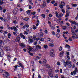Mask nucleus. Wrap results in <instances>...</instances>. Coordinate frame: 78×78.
<instances>
[{"label": "nucleus", "mask_w": 78, "mask_h": 78, "mask_svg": "<svg viewBox=\"0 0 78 78\" xmlns=\"http://www.w3.org/2000/svg\"><path fill=\"white\" fill-rule=\"evenodd\" d=\"M30 11H31V10H28V11H27L26 12H27V14L28 15H30Z\"/></svg>", "instance_id": "nucleus-33"}, {"label": "nucleus", "mask_w": 78, "mask_h": 78, "mask_svg": "<svg viewBox=\"0 0 78 78\" xmlns=\"http://www.w3.org/2000/svg\"><path fill=\"white\" fill-rule=\"evenodd\" d=\"M14 31L15 33H17V30H18V29L16 28V27H15L14 28Z\"/></svg>", "instance_id": "nucleus-22"}, {"label": "nucleus", "mask_w": 78, "mask_h": 78, "mask_svg": "<svg viewBox=\"0 0 78 78\" xmlns=\"http://www.w3.org/2000/svg\"><path fill=\"white\" fill-rule=\"evenodd\" d=\"M62 28L63 29V30H66V28H67V27H66V26H62Z\"/></svg>", "instance_id": "nucleus-30"}, {"label": "nucleus", "mask_w": 78, "mask_h": 78, "mask_svg": "<svg viewBox=\"0 0 78 78\" xmlns=\"http://www.w3.org/2000/svg\"><path fill=\"white\" fill-rule=\"evenodd\" d=\"M41 49L42 48H41V46H39V45H37L35 47L36 50H38V49Z\"/></svg>", "instance_id": "nucleus-8"}, {"label": "nucleus", "mask_w": 78, "mask_h": 78, "mask_svg": "<svg viewBox=\"0 0 78 78\" xmlns=\"http://www.w3.org/2000/svg\"><path fill=\"white\" fill-rule=\"evenodd\" d=\"M51 3H52V4H54V3H55V1L53 0L52 1H51Z\"/></svg>", "instance_id": "nucleus-54"}, {"label": "nucleus", "mask_w": 78, "mask_h": 78, "mask_svg": "<svg viewBox=\"0 0 78 78\" xmlns=\"http://www.w3.org/2000/svg\"><path fill=\"white\" fill-rule=\"evenodd\" d=\"M42 36H43L42 33H39L38 34V38H36L37 36L34 35L33 37V39H39L40 37H42Z\"/></svg>", "instance_id": "nucleus-2"}, {"label": "nucleus", "mask_w": 78, "mask_h": 78, "mask_svg": "<svg viewBox=\"0 0 78 78\" xmlns=\"http://www.w3.org/2000/svg\"><path fill=\"white\" fill-rule=\"evenodd\" d=\"M9 50H10V47H7V50L6 51H9Z\"/></svg>", "instance_id": "nucleus-37"}, {"label": "nucleus", "mask_w": 78, "mask_h": 78, "mask_svg": "<svg viewBox=\"0 0 78 78\" xmlns=\"http://www.w3.org/2000/svg\"><path fill=\"white\" fill-rule=\"evenodd\" d=\"M64 54V52L62 51L59 54V56L60 57H62V56H63V55Z\"/></svg>", "instance_id": "nucleus-16"}, {"label": "nucleus", "mask_w": 78, "mask_h": 78, "mask_svg": "<svg viewBox=\"0 0 78 78\" xmlns=\"http://www.w3.org/2000/svg\"><path fill=\"white\" fill-rule=\"evenodd\" d=\"M3 56V52H0V57H2Z\"/></svg>", "instance_id": "nucleus-24"}, {"label": "nucleus", "mask_w": 78, "mask_h": 78, "mask_svg": "<svg viewBox=\"0 0 78 78\" xmlns=\"http://www.w3.org/2000/svg\"><path fill=\"white\" fill-rule=\"evenodd\" d=\"M43 63V64H46V63H47V60L45 59H43L42 60Z\"/></svg>", "instance_id": "nucleus-12"}, {"label": "nucleus", "mask_w": 78, "mask_h": 78, "mask_svg": "<svg viewBox=\"0 0 78 78\" xmlns=\"http://www.w3.org/2000/svg\"><path fill=\"white\" fill-rule=\"evenodd\" d=\"M54 6H58V3H55L54 4Z\"/></svg>", "instance_id": "nucleus-63"}, {"label": "nucleus", "mask_w": 78, "mask_h": 78, "mask_svg": "<svg viewBox=\"0 0 78 78\" xmlns=\"http://www.w3.org/2000/svg\"><path fill=\"white\" fill-rule=\"evenodd\" d=\"M65 48H70V46L66 44L65 46Z\"/></svg>", "instance_id": "nucleus-26"}, {"label": "nucleus", "mask_w": 78, "mask_h": 78, "mask_svg": "<svg viewBox=\"0 0 78 78\" xmlns=\"http://www.w3.org/2000/svg\"><path fill=\"white\" fill-rule=\"evenodd\" d=\"M54 19L55 20V21L56 22H58V20L57 19V18H54Z\"/></svg>", "instance_id": "nucleus-49"}, {"label": "nucleus", "mask_w": 78, "mask_h": 78, "mask_svg": "<svg viewBox=\"0 0 78 78\" xmlns=\"http://www.w3.org/2000/svg\"><path fill=\"white\" fill-rule=\"evenodd\" d=\"M35 59H40V57L38 56H36L35 57Z\"/></svg>", "instance_id": "nucleus-47"}, {"label": "nucleus", "mask_w": 78, "mask_h": 78, "mask_svg": "<svg viewBox=\"0 0 78 78\" xmlns=\"http://www.w3.org/2000/svg\"><path fill=\"white\" fill-rule=\"evenodd\" d=\"M66 14L65 16V17H67L69 16V14H70V11L67 10L66 12Z\"/></svg>", "instance_id": "nucleus-7"}, {"label": "nucleus", "mask_w": 78, "mask_h": 78, "mask_svg": "<svg viewBox=\"0 0 78 78\" xmlns=\"http://www.w3.org/2000/svg\"><path fill=\"white\" fill-rule=\"evenodd\" d=\"M72 5L73 7H76V6H77V4H72Z\"/></svg>", "instance_id": "nucleus-35"}, {"label": "nucleus", "mask_w": 78, "mask_h": 78, "mask_svg": "<svg viewBox=\"0 0 78 78\" xmlns=\"http://www.w3.org/2000/svg\"><path fill=\"white\" fill-rule=\"evenodd\" d=\"M8 38H9H9H10V37H11V34L10 33H9L8 34Z\"/></svg>", "instance_id": "nucleus-34"}, {"label": "nucleus", "mask_w": 78, "mask_h": 78, "mask_svg": "<svg viewBox=\"0 0 78 78\" xmlns=\"http://www.w3.org/2000/svg\"><path fill=\"white\" fill-rule=\"evenodd\" d=\"M19 11V9L17 8H15L13 10V14H16Z\"/></svg>", "instance_id": "nucleus-4"}, {"label": "nucleus", "mask_w": 78, "mask_h": 78, "mask_svg": "<svg viewBox=\"0 0 78 78\" xmlns=\"http://www.w3.org/2000/svg\"><path fill=\"white\" fill-rule=\"evenodd\" d=\"M17 64H19L18 66V67H21L22 68H23V69H24V66H23V65L22 64V63H20V61H18Z\"/></svg>", "instance_id": "nucleus-6"}, {"label": "nucleus", "mask_w": 78, "mask_h": 78, "mask_svg": "<svg viewBox=\"0 0 78 78\" xmlns=\"http://www.w3.org/2000/svg\"><path fill=\"white\" fill-rule=\"evenodd\" d=\"M63 15V14L61 13V14H60L58 16V18H61V17H62V15Z\"/></svg>", "instance_id": "nucleus-25"}, {"label": "nucleus", "mask_w": 78, "mask_h": 78, "mask_svg": "<svg viewBox=\"0 0 78 78\" xmlns=\"http://www.w3.org/2000/svg\"><path fill=\"white\" fill-rule=\"evenodd\" d=\"M28 19H29L28 18H25L24 20L25 21H28Z\"/></svg>", "instance_id": "nucleus-45"}, {"label": "nucleus", "mask_w": 78, "mask_h": 78, "mask_svg": "<svg viewBox=\"0 0 78 78\" xmlns=\"http://www.w3.org/2000/svg\"><path fill=\"white\" fill-rule=\"evenodd\" d=\"M72 37L73 39H78V37H75L74 36H72Z\"/></svg>", "instance_id": "nucleus-28"}, {"label": "nucleus", "mask_w": 78, "mask_h": 78, "mask_svg": "<svg viewBox=\"0 0 78 78\" xmlns=\"http://www.w3.org/2000/svg\"><path fill=\"white\" fill-rule=\"evenodd\" d=\"M54 50L51 49L50 51V55L51 56L53 57L55 56V54H54Z\"/></svg>", "instance_id": "nucleus-5"}, {"label": "nucleus", "mask_w": 78, "mask_h": 78, "mask_svg": "<svg viewBox=\"0 0 78 78\" xmlns=\"http://www.w3.org/2000/svg\"><path fill=\"white\" fill-rule=\"evenodd\" d=\"M4 76V77H5V76L6 78H10V77H9V76H5V74H2Z\"/></svg>", "instance_id": "nucleus-52"}, {"label": "nucleus", "mask_w": 78, "mask_h": 78, "mask_svg": "<svg viewBox=\"0 0 78 78\" xmlns=\"http://www.w3.org/2000/svg\"><path fill=\"white\" fill-rule=\"evenodd\" d=\"M16 39H20V35L18 36Z\"/></svg>", "instance_id": "nucleus-40"}, {"label": "nucleus", "mask_w": 78, "mask_h": 78, "mask_svg": "<svg viewBox=\"0 0 78 78\" xmlns=\"http://www.w3.org/2000/svg\"><path fill=\"white\" fill-rule=\"evenodd\" d=\"M57 32L58 33H60V30H59V29H58L57 30Z\"/></svg>", "instance_id": "nucleus-62"}, {"label": "nucleus", "mask_w": 78, "mask_h": 78, "mask_svg": "<svg viewBox=\"0 0 78 78\" xmlns=\"http://www.w3.org/2000/svg\"><path fill=\"white\" fill-rule=\"evenodd\" d=\"M63 34H67L68 33V32L67 31H66V32H65V31H64L63 32Z\"/></svg>", "instance_id": "nucleus-55"}, {"label": "nucleus", "mask_w": 78, "mask_h": 78, "mask_svg": "<svg viewBox=\"0 0 78 78\" xmlns=\"http://www.w3.org/2000/svg\"><path fill=\"white\" fill-rule=\"evenodd\" d=\"M56 37H57L58 38H60L61 35L57 33L56 34Z\"/></svg>", "instance_id": "nucleus-17"}, {"label": "nucleus", "mask_w": 78, "mask_h": 78, "mask_svg": "<svg viewBox=\"0 0 78 78\" xmlns=\"http://www.w3.org/2000/svg\"><path fill=\"white\" fill-rule=\"evenodd\" d=\"M44 47L45 49H47L48 48V46L47 44H45L44 46Z\"/></svg>", "instance_id": "nucleus-29"}, {"label": "nucleus", "mask_w": 78, "mask_h": 78, "mask_svg": "<svg viewBox=\"0 0 78 78\" xmlns=\"http://www.w3.org/2000/svg\"><path fill=\"white\" fill-rule=\"evenodd\" d=\"M26 31H27V32H28V31H30V29L28 28H27L26 29Z\"/></svg>", "instance_id": "nucleus-60"}, {"label": "nucleus", "mask_w": 78, "mask_h": 78, "mask_svg": "<svg viewBox=\"0 0 78 78\" xmlns=\"http://www.w3.org/2000/svg\"><path fill=\"white\" fill-rule=\"evenodd\" d=\"M17 67H18V65H16L14 66L15 69H14V70H17Z\"/></svg>", "instance_id": "nucleus-27"}, {"label": "nucleus", "mask_w": 78, "mask_h": 78, "mask_svg": "<svg viewBox=\"0 0 78 78\" xmlns=\"http://www.w3.org/2000/svg\"><path fill=\"white\" fill-rule=\"evenodd\" d=\"M75 67V65L74 64H73L72 66V69H73Z\"/></svg>", "instance_id": "nucleus-64"}, {"label": "nucleus", "mask_w": 78, "mask_h": 78, "mask_svg": "<svg viewBox=\"0 0 78 78\" xmlns=\"http://www.w3.org/2000/svg\"><path fill=\"white\" fill-rule=\"evenodd\" d=\"M66 8H67V9H70V7L69 6V5H67L66 6Z\"/></svg>", "instance_id": "nucleus-48"}, {"label": "nucleus", "mask_w": 78, "mask_h": 78, "mask_svg": "<svg viewBox=\"0 0 78 78\" xmlns=\"http://www.w3.org/2000/svg\"><path fill=\"white\" fill-rule=\"evenodd\" d=\"M15 41L17 42H20V39H15Z\"/></svg>", "instance_id": "nucleus-51"}, {"label": "nucleus", "mask_w": 78, "mask_h": 78, "mask_svg": "<svg viewBox=\"0 0 78 78\" xmlns=\"http://www.w3.org/2000/svg\"><path fill=\"white\" fill-rule=\"evenodd\" d=\"M2 2H1V0H0V5H2L3 3H4V2L3 1H2Z\"/></svg>", "instance_id": "nucleus-44"}, {"label": "nucleus", "mask_w": 78, "mask_h": 78, "mask_svg": "<svg viewBox=\"0 0 78 78\" xmlns=\"http://www.w3.org/2000/svg\"><path fill=\"white\" fill-rule=\"evenodd\" d=\"M6 75V76H8L9 77H10V76H9V74L8 73V72H5V73H4Z\"/></svg>", "instance_id": "nucleus-21"}, {"label": "nucleus", "mask_w": 78, "mask_h": 78, "mask_svg": "<svg viewBox=\"0 0 78 78\" xmlns=\"http://www.w3.org/2000/svg\"><path fill=\"white\" fill-rule=\"evenodd\" d=\"M60 5H61L64 6H65V3L63 2H61L60 3Z\"/></svg>", "instance_id": "nucleus-20"}, {"label": "nucleus", "mask_w": 78, "mask_h": 78, "mask_svg": "<svg viewBox=\"0 0 78 78\" xmlns=\"http://www.w3.org/2000/svg\"><path fill=\"white\" fill-rule=\"evenodd\" d=\"M48 78H53V74H52V73H49V75L48 77Z\"/></svg>", "instance_id": "nucleus-10"}, {"label": "nucleus", "mask_w": 78, "mask_h": 78, "mask_svg": "<svg viewBox=\"0 0 78 78\" xmlns=\"http://www.w3.org/2000/svg\"><path fill=\"white\" fill-rule=\"evenodd\" d=\"M54 44L52 43L50 44V45L51 47H53L54 46Z\"/></svg>", "instance_id": "nucleus-32"}, {"label": "nucleus", "mask_w": 78, "mask_h": 78, "mask_svg": "<svg viewBox=\"0 0 78 78\" xmlns=\"http://www.w3.org/2000/svg\"><path fill=\"white\" fill-rule=\"evenodd\" d=\"M77 72H78V69H77V68H75V70L73 71V72H71V75H75L76 74Z\"/></svg>", "instance_id": "nucleus-3"}, {"label": "nucleus", "mask_w": 78, "mask_h": 78, "mask_svg": "<svg viewBox=\"0 0 78 78\" xmlns=\"http://www.w3.org/2000/svg\"><path fill=\"white\" fill-rule=\"evenodd\" d=\"M58 75L56 74L54 76V78H58Z\"/></svg>", "instance_id": "nucleus-41"}, {"label": "nucleus", "mask_w": 78, "mask_h": 78, "mask_svg": "<svg viewBox=\"0 0 78 78\" xmlns=\"http://www.w3.org/2000/svg\"><path fill=\"white\" fill-rule=\"evenodd\" d=\"M59 7H60V8L61 9H63V5H60L59 6Z\"/></svg>", "instance_id": "nucleus-43"}, {"label": "nucleus", "mask_w": 78, "mask_h": 78, "mask_svg": "<svg viewBox=\"0 0 78 78\" xmlns=\"http://www.w3.org/2000/svg\"><path fill=\"white\" fill-rule=\"evenodd\" d=\"M37 28V27L35 26L34 25L33 26V28L34 30H36Z\"/></svg>", "instance_id": "nucleus-42"}, {"label": "nucleus", "mask_w": 78, "mask_h": 78, "mask_svg": "<svg viewBox=\"0 0 78 78\" xmlns=\"http://www.w3.org/2000/svg\"><path fill=\"white\" fill-rule=\"evenodd\" d=\"M20 45L22 48H23L25 47V45L23 44L22 43H20Z\"/></svg>", "instance_id": "nucleus-9"}, {"label": "nucleus", "mask_w": 78, "mask_h": 78, "mask_svg": "<svg viewBox=\"0 0 78 78\" xmlns=\"http://www.w3.org/2000/svg\"><path fill=\"white\" fill-rule=\"evenodd\" d=\"M29 51H34V49L31 48L30 46H29Z\"/></svg>", "instance_id": "nucleus-14"}, {"label": "nucleus", "mask_w": 78, "mask_h": 78, "mask_svg": "<svg viewBox=\"0 0 78 78\" xmlns=\"http://www.w3.org/2000/svg\"><path fill=\"white\" fill-rule=\"evenodd\" d=\"M47 3H50L51 2V0H47Z\"/></svg>", "instance_id": "nucleus-39"}, {"label": "nucleus", "mask_w": 78, "mask_h": 78, "mask_svg": "<svg viewBox=\"0 0 78 78\" xmlns=\"http://www.w3.org/2000/svg\"><path fill=\"white\" fill-rule=\"evenodd\" d=\"M0 19L1 20H4V19H3V18L2 17H0Z\"/></svg>", "instance_id": "nucleus-57"}, {"label": "nucleus", "mask_w": 78, "mask_h": 78, "mask_svg": "<svg viewBox=\"0 0 78 78\" xmlns=\"http://www.w3.org/2000/svg\"><path fill=\"white\" fill-rule=\"evenodd\" d=\"M46 6V4H43V5H41V8H44Z\"/></svg>", "instance_id": "nucleus-19"}, {"label": "nucleus", "mask_w": 78, "mask_h": 78, "mask_svg": "<svg viewBox=\"0 0 78 78\" xmlns=\"http://www.w3.org/2000/svg\"><path fill=\"white\" fill-rule=\"evenodd\" d=\"M6 11V9H3V12L4 13H5V12Z\"/></svg>", "instance_id": "nucleus-58"}, {"label": "nucleus", "mask_w": 78, "mask_h": 78, "mask_svg": "<svg viewBox=\"0 0 78 78\" xmlns=\"http://www.w3.org/2000/svg\"><path fill=\"white\" fill-rule=\"evenodd\" d=\"M51 33L52 34H53V35H55V34H56L55 33V31H52L51 32Z\"/></svg>", "instance_id": "nucleus-53"}, {"label": "nucleus", "mask_w": 78, "mask_h": 78, "mask_svg": "<svg viewBox=\"0 0 78 78\" xmlns=\"http://www.w3.org/2000/svg\"><path fill=\"white\" fill-rule=\"evenodd\" d=\"M69 21L71 23H72V24L75 25V24L76 23V22H75V21H71V20H70Z\"/></svg>", "instance_id": "nucleus-11"}, {"label": "nucleus", "mask_w": 78, "mask_h": 78, "mask_svg": "<svg viewBox=\"0 0 78 78\" xmlns=\"http://www.w3.org/2000/svg\"><path fill=\"white\" fill-rule=\"evenodd\" d=\"M6 56H7V58L8 59V60H10V59H11V57H10V55H7Z\"/></svg>", "instance_id": "nucleus-23"}, {"label": "nucleus", "mask_w": 78, "mask_h": 78, "mask_svg": "<svg viewBox=\"0 0 78 78\" xmlns=\"http://www.w3.org/2000/svg\"><path fill=\"white\" fill-rule=\"evenodd\" d=\"M2 33L4 36H5V34H8V31H7V30H5V31L4 30L3 31Z\"/></svg>", "instance_id": "nucleus-13"}, {"label": "nucleus", "mask_w": 78, "mask_h": 78, "mask_svg": "<svg viewBox=\"0 0 78 78\" xmlns=\"http://www.w3.org/2000/svg\"><path fill=\"white\" fill-rule=\"evenodd\" d=\"M5 70L3 69H1L0 70V72L2 73H5Z\"/></svg>", "instance_id": "nucleus-18"}, {"label": "nucleus", "mask_w": 78, "mask_h": 78, "mask_svg": "<svg viewBox=\"0 0 78 78\" xmlns=\"http://www.w3.org/2000/svg\"><path fill=\"white\" fill-rule=\"evenodd\" d=\"M31 14H32V15L33 16H34L35 14H36V12H31Z\"/></svg>", "instance_id": "nucleus-50"}, {"label": "nucleus", "mask_w": 78, "mask_h": 78, "mask_svg": "<svg viewBox=\"0 0 78 78\" xmlns=\"http://www.w3.org/2000/svg\"><path fill=\"white\" fill-rule=\"evenodd\" d=\"M41 16L43 17V18H45V15L44 14H41Z\"/></svg>", "instance_id": "nucleus-46"}, {"label": "nucleus", "mask_w": 78, "mask_h": 78, "mask_svg": "<svg viewBox=\"0 0 78 78\" xmlns=\"http://www.w3.org/2000/svg\"><path fill=\"white\" fill-rule=\"evenodd\" d=\"M52 16H53V15H52L51 14H49V17H52Z\"/></svg>", "instance_id": "nucleus-61"}, {"label": "nucleus", "mask_w": 78, "mask_h": 78, "mask_svg": "<svg viewBox=\"0 0 78 78\" xmlns=\"http://www.w3.org/2000/svg\"><path fill=\"white\" fill-rule=\"evenodd\" d=\"M63 65L64 67H66L67 66L68 68H69V69L71 68L72 66V65L71 64V62L68 61H67L66 62H64Z\"/></svg>", "instance_id": "nucleus-1"}, {"label": "nucleus", "mask_w": 78, "mask_h": 78, "mask_svg": "<svg viewBox=\"0 0 78 78\" xmlns=\"http://www.w3.org/2000/svg\"><path fill=\"white\" fill-rule=\"evenodd\" d=\"M33 42V39H29L28 41V43L29 44H30V43H32Z\"/></svg>", "instance_id": "nucleus-15"}, {"label": "nucleus", "mask_w": 78, "mask_h": 78, "mask_svg": "<svg viewBox=\"0 0 78 78\" xmlns=\"http://www.w3.org/2000/svg\"><path fill=\"white\" fill-rule=\"evenodd\" d=\"M28 38L29 39H32V36H28Z\"/></svg>", "instance_id": "nucleus-59"}, {"label": "nucleus", "mask_w": 78, "mask_h": 78, "mask_svg": "<svg viewBox=\"0 0 78 78\" xmlns=\"http://www.w3.org/2000/svg\"><path fill=\"white\" fill-rule=\"evenodd\" d=\"M58 50L59 51H62V47H59L58 48Z\"/></svg>", "instance_id": "nucleus-36"}, {"label": "nucleus", "mask_w": 78, "mask_h": 78, "mask_svg": "<svg viewBox=\"0 0 78 78\" xmlns=\"http://www.w3.org/2000/svg\"><path fill=\"white\" fill-rule=\"evenodd\" d=\"M37 41H35V42L34 43V45H36L37 44Z\"/></svg>", "instance_id": "nucleus-56"}, {"label": "nucleus", "mask_w": 78, "mask_h": 78, "mask_svg": "<svg viewBox=\"0 0 78 78\" xmlns=\"http://www.w3.org/2000/svg\"><path fill=\"white\" fill-rule=\"evenodd\" d=\"M11 17L10 16V15H7V19L9 20H10V18Z\"/></svg>", "instance_id": "nucleus-31"}, {"label": "nucleus", "mask_w": 78, "mask_h": 78, "mask_svg": "<svg viewBox=\"0 0 78 78\" xmlns=\"http://www.w3.org/2000/svg\"><path fill=\"white\" fill-rule=\"evenodd\" d=\"M21 38H23V39H25V36L24 35H22L21 36Z\"/></svg>", "instance_id": "nucleus-38"}]
</instances>
